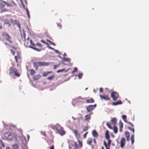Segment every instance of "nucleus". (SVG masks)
Returning <instances> with one entry per match:
<instances>
[{
  "instance_id": "obj_1",
  "label": "nucleus",
  "mask_w": 149,
  "mask_h": 149,
  "mask_svg": "<svg viewBox=\"0 0 149 149\" xmlns=\"http://www.w3.org/2000/svg\"><path fill=\"white\" fill-rule=\"evenodd\" d=\"M5 5L8 7L14 6H16L15 3L12 0L9 2H6L2 0H0V7L3 8Z\"/></svg>"
},
{
  "instance_id": "obj_2",
  "label": "nucleus",
  "mask_w": 149,
  "mask_h": 149,
  "mask_svg": "<svg viewBox=\"0 0 149 149\" xmlns=\"http://www.w3.org/2000/svg\"><path fill=\"white\" fill-rule=\"evenodd\" d=\"M78 142L79 143V146L77 145L76 142H74L70 145L69 147V149H78L82 148L83 146L82 141L78 140Z\"/></svg>"
},
{
  "instance_id": "obj_3",
  "label": "nucleus",
  "mask_w": 149,
  "mask_h": 149,
  "mask_svg": "<svg viewBox=\"0 0 149 149\" xmlns=\"http://www.w3.org/2000/svg\"><path fill=\"white\" fill-rule=\"evenodd\" d=\"M30 42L31 45L29 46V47L37 51H40V50L38 49L36 47V46H37L39 47H41L42 46V45L41 43L39 42H37L35 44L31 40H30Z\"/></svg>"
},
{
  "instance_id": "obj_4",
  "label": "nucleus",
  "mask_w": 149,
  "mask_h": 149,
  "mask_svg": "<svg viewBox=\"0 0 149 149\" xmlns=\"http://www.w3.org/2000/svg\"><path fill=\"white\" fill-rule=\"evenodd\" d=\"M55 129L58 133L61 136H63L65 134V131L63 128L58 124H56L54 127V129Z\"/></svg>"
},
{
  "instance_id": "obj_5",
  "label": "nucleus",
  "mask_w": 149,
  "mask_h": 149,
  "mask_svg": "<svg viewBox=\"0 0 149 149\" xmlns=\"http://www.w3.org/2000/svg\"><path fill=\"white\" fill-rule=\"evenodd\" d=\"M50 64V63L49 62H35L33 63L34 67L36 68V70H37L38 66H47Z\"/></svg>"
},
{
  "instance_id": "obj_6",
  "label": "nucleus",
  "mask_w": 149,
  "mask_h": 149,
  "mask_svg": "<svg viewBox=\"0 0 149 149\" xmlns=\"http://www.w3.org/2000/svg\"><path fill=\"white\" fill-rule=\"evenodd\" d=\"M9 70H10L9 73L11 75L12 74H14L17 77H19L20 76V74L18 73L17 70L16 68L11 67L10 68Z\"/></svg>"
},
{
  "instance_id": "obj_7",
  "label": "nucleus",
  "mask_w": 149,
  "mask_h": 149,
  "mask_svg": "<svg viewBox=\"0 0 149 149\" xmlns=\"http://www.w3.org/2000/svg\"><path fill=\"white\" fill-rule=\"evenodd\" d=\"M2 35L4 39L6 40L10 43H12V42L11 40V38L8 33L6 32H3L2 33Z\"/></svg>"
},
{
  "instance_id": "obj_8",
  "label": "nucleus",
  "mask_w": 149,
  "mask_h": 149,
  "mask_svg": "<svg viewBox=\"0 0 149 149\" xmlns=\"http://www.w3.org/2000/svg\"><path fill=\"white\" fill-rule=\"evenodd\" d=\"M111 96L113 101L116 100L119 97V94L116 92L113 91L111 93Z\"/></svg>"
},
{
  "instance_id": "obj_9",
  "label": "nucleus",
  "mask_w": 149,
  "mask_h": 149,
  "mask_svg": "<svg viewBox=\"0 0 149 149\" xmlns=\"http://www.w3.org/2000/svg\"><path fill=\"white\" fill-rule=\"evenodd\" d=\"M4 135L5 138L8 140H11L12 139L13 136L10 132L5 133Z\"/></svg>"
},
{
  "instance_id": "obj_10",
  "label": "nucleus",
  "mask_w": 149,
  "mask_h": 149,
  "mask_svg": "<svg viewBox=\"0 0 149 149\" xmlns=\"http://www.w3.org/2000/svg\"><path fill=\"white\" fill-rule=\"evenodd\" d=\"M96 104H95L94 105H89L86 107L87 111L88 112H90L91 111L93 110L96 107Z\"/></svg>"
},
{
  "instance_id": "obj_11",
  "label": "nucleus",
  "mask_w": 149,
  "mask_h": 149,
  "mask_svg": "<svg viewBox=\"0 0 149 149\" xmlns=\"http://www.w3.org/2000/svg\"><path fill=\"white\" fill-rule=\"evenodd\" d=\"M15 62L17 63V66H18V63H20L22 61V59L20 56L17 54V56H15L14 57Z\"/></svg>"
},
{
  "instance_id": "obj_12",
  "label": "nucleus",
  "mask_w": 149,
  "mask_h": 149,
  "mask_svg": "<svg viewBox=\"0 0 149 149\" xmlns=\"http://www.w3.org/2000/svg\"><path fill=\"white\" fill-rule=\"evenodd\" d=\"M11 22L12 23L13 25H16L18 27L19 30H20V25L19 22L17 20H13V19H10Z\"/></svg>"
},
{
  "instance_id": "obj_13",
  "label": "nucleus",
  "mask_w": 149,
  "mask_h": 149,
  "mask_svg": "<svg viewBox=\"0 0 149 149\" xmlns=\"http://www.w3.org/2000/svg\"><path fill=\"white\" fill-rule=\"evenodd\" d=\"M100 97L101 99L105 100L106 101H108L110 99V98L109 97L108 95L104 94L103 95H100Z\"/></svg>"
},
{
  "instance_id": "obj_14",
  "label": "nucleus",
  "mask_w": 149,
  "mask_h": 149,
  "mask_svg": "<svg viewBox=\"0 0 149 149\" xmlns=\"http://www.w3.org/2000/svg\"><path fill=\"white\" fill-rule=\"evenodd\" d=\"M125 142V139L124 137H123L121 138L120 141V146L121 148H123Z\"/></svg>"
},
{
  "instance_id": "obj_15",
  "label": "nucleus",
  "mask_w": 149,
  "mask_h": 149,
  "mask_svg": "<svg viewBox=\"0 0 149 149\" xmlns=\"http://www.w3.org/2000/svg\"><path fill=\"white\" fill-rule=\"evenodd\" d=\"M73 132L74 133L77 139H78V140L80 138V136L79 134L78 133L77 131V130H73Z\"/></svg>"
},
{
  "instance_id": "obj_16",
  "label": "nucleus",
  "mask_w": 149,
  "mask_h": 149,
  "mask_svg": "<svg viewBox=\"0 0 149 149\" xmlns=\"http://www.w3.org/2000/svg\"><path fill=\"white\" fill-rule=\"evenodd\" d=\"M125 137L126 138V140L129 141L130 139V134L127 131H125Z\"/></svg>"
},
{
  "instance_id": "obj_17",
  "label": "nucleus",
  "mask_w": 149,
  "mask_h": 149,
  "mask_svg": "<svg viewBox=\"0 0 149 149\" xmlns=\"http://www.w3.org/2000/svg\"><path fill=\"white\" fill-rule=\"evenodd\" d=\"M119 131L120 132H122V128L123 127V124L121 121H119Z\"/></svg>"
},
{
  "instance_id": "obj_18",
  "label": "nucleus",
  "mask_w": 149,
  "mask_h": 149,
  "mask_svg": "<svg viewBox=\"0 0 149 149\" xmlns=\"http://www.w3.org/2000/svg\"><path fill=\"white\" fill-rule=\"evenodd\" d=\"M92 134L93 136L95 138H97L98 137V133L96 131L93 130L92 132Z\"/></svg>"
},
{
  "instance_id": "obj_19",
  "label": "nucleus",
  "mask_w": 149,
  "mask_h": 149,
  "mask_svg": "<svg viewBox=\"0 0 149 149\" xmlns=\"http://www.w3.org/2000/svg\"><path fill=\"white\" fill-rule=\"evenodd\" d=\"M86 101L87 103H92L94 102V100L92 98L86 100Z\"/></svg>"
},
{
  "instance_id": "obj_20",
  "label": "nucleus",
  "mask_w": 149,
  "mask_h": 149,
  "mask_svg": "<svg viewBox=\"0 0 149 149\" xmlns=\"http://www.w3.org/2000/svg\"><path fill=\"white\" fill-rule=\"evenodd\" d=\"M122 104V102L121 100H118L116 102H113L112 103V105H113L116 106L118 104Z\"/></svg>"
},
{
  "instance_id": "obj_21",
  "label": "nucleus",
  "mask_w": 149,
  "mask_h": 149,
  "mask_svg": "<svg viewBox=\"0 0 149 149\" xmlns=\"http://www.w3.org/2000/svg\"><path fill=\"white\" fill-rule=\"evenodd\" d=\"M111 123L114 125H115L117 123V119L116 118H112L111 121Z\"/></svg>"
},
{
  "instance_id": "obj_22",
  "label": "nucleus",
  "mask_w": 149,
  "mask_h": 149,
  "mask_svg": "<svg viewBox=\"0 0 149 149\" xmlns=\"http://www.w3.org/2000/svg\"><path fill=\"white\" fill-rule=\"evenodd\" d=\"M105 137L107 139H108L110 138V136L109 134V132L108 130H107L105 132Z\"/></svg>"
},
{
  "instance_id": "obj_23",
  "label": "nucleus",
  "mask_w": 149,
  "mask_h": 149,
  "mask_svg": "<svg viewBox=\"0 0 149 149\" xmlns=\"http://www.w3.org/2000/svg\"><path fill=\"white\" fill-rule=\"evenodd\" d=\"M91 116L90 115H87L85 116L84 121L89 120L91 119Z\"/></svg>"
},
{
  "instance_id": "obj_24",
  "label": "nucleus",
  "mask_w": 149,
  "mask_h": 149,
  "mask_svg": "<svg viewBox=\"0 0 149 149\" xmlns=\"http://www.w3.org/2000/svg\"><path fill=\"white\" fill-rule=\"evenodd\" d=\"M52 71H48L47 72H44L43 73L42 76L43 77H46L49 74L52 73Z\"/></svg>"
},
{
  "instance_id": "obj_25",
  "label": "nucleus",
  "mask_w": 149,
  "mask_h": 149,
  "mask_svg": "<svg viewBox=\"0 0 149 149\" xmlns=\"http://www.w3.org/2000/svg\"><path fill=\"white\" fill-rule=\"evenodd\" d=\"M92 142V139L91 138H89L87 141V143L89 145H91Z\"/></svg>"
},
{
  "instance_id": "obj_26",
  "label": "nucleus",
  "mask_w": 149,
  "mask_h": 149,
  "mask_svg": "<svg viewBox=\"0 0 149 149\" xmlns=\"http://www.w3.org/2000/svg\"><path fill=\"white\" fill-rule=\"evenodd\" d=\"M4 24H8V26L10 27L11 26L9 22V21L8 19H6L4 21Z\"/></svg>"
},
{
  "instance_id": "obj_27",
  "label": "nucleus",
  "mask_w": 149,
  "mask_h": 149,
  "mask_svg": "<svg viewBox=\"0 0 149 149\" xmlns=\"http://www.w3.org/2000/svg\"><path fill=\"white\" fill-rule=\"evenodd\" d=\"M63 60L64 61L69 62L70 61V59L68 58H64L63 59Z\"/></svg>"
},
{
  "instance_id": "obj_28",
  "label": "nucleus",
  "mask_w": 149,
  "mask_h": 149,
  "mask_svg": "<svg viewBox=\"0 0 149 149\" xmlns=\"http://www.w3.org/2000/svg\"><path fill=\"white\" fill-rule=\"evenodd\" d=\"M104 145L106 147V149H110V146H107L106 142L105 141H104L103 142Z\"/></svg>"
},
{
  "instance_id": "obj_29",
  "label": "nucleus",
  "mask_w": 149,
  "mask_h": 149,
  "mask_svg": "<svg viewBox=\"0 0 149 149\" xmlns=\"http://www.w3.org/2000/svg\"><path fill=\"white\" fill-rule=\"evenodd\" d=\"M122 119L125 122L127 123V121L126 120V116L125 115H123L122 116Z\"/></svg>"
},
{
  "instance_id": "obj_30",
  "label": "nucleus",
  "mask_w": 149,
  "mask_h": 149,
  "mask_svg": "<svg viewBox=\"0 0 149 149\" xmlns=\"http://www.w3.org/2000/svg\"><path fill=\"white\" fill-rule=\"evenodd\" d=\"M113 130L114 132L116 134L117 133L118 129H117V127L116 126H114L113 128Z\"/></svg>"
},
{
  "instance_id": "obj_31",
  "label": "nucleus",
  "mask_w": 149,
  "mask_h": 149,
  "mask_svg": "<svg viewBox=\"0 0 149 149\" xmlns=\"http://www.w3.org/2000/svg\"><path fill=\"white\" fill-rule=\"evenodd\" d=\"M30 74L31 75H33L34 74L36 73L35 71L33 69L30 70Z\"/></svg>"
},
{
  "instance_id": "obj_32",
  "label": "nucleus",
  "mask_w": 149,
  "mask_h": 149,
  "mask_svg": "<svg viewBox=\"0 0 149 149\" xmlns=\"http://www.w3.org/2000/svg\"><path fill=\"white\" fill-rule=\"evenodd\" d=\"M13 149H18V146L16 144H14L12 146Z\"/></svg>"
},
{
  "instance_id": "obj_33",
  "label": "nucleus",
  "mask_w": 149,
  "mask_h": 149,
  "mask_svg": "<svg viewBox=\"0 0 149 149\" xmlns=\"http://www.w3.org/2000/svg\"><path fill=\"white\" fill-rule=\"evenodd\" d=\"M54 77V75H52V76L49 77L47 78V79L49 80H52Z\"/></svg>"
},
{
  "instance_id": "obj_34",
  "label": "nucleus",
  "mask_w": 149,
  "mask_h": 149,
  "mask_svg": "<svg viewBox=\"0 0 149 149\" xmlns=\"http://www.w3.org/2000/svg\"><path fill=\"white\" fill-rule=\"evenodd\" d=\"M127 128L129 130H130L132 131V132L133 133H134V128H131L130 127H127Z\"/></svg>"
},
{
  "instance_id": "obj_35",
  "label": "nucleus",
  "mask_w": 149,
  "mask_h": 149,
  "mask_svg": "<svg viewBox=\"0 0 149 149\" xmlns=\"http://www.w3.org/2000/svg\"><path fill=\"white\" fill-rule=\"evenodd\" d=\"M88 129V126H86L85 127L83 128V131L84 132H85Z\"/></svg>"
},
{
  "instance_id": "obj_36",
  "label": "nucleus",
  "mask_w": 149,
  "mask_h": 149,
  "mask_svg": "<svg viewBox=\"0 0 149 149\" xmlns=\"http://www.w3.org/2000/svg\"><path fill=\"white\" fill-rule=\"evenodd\" d=\"M83 75V74L82 73L80 72L78 74V77L79 79H81Z\"/></svg>"
},
{
  "instance_id": "obj_37",
  "label": "nucleus",
  "mask_w": 149,
  "mask_h": 149,
  "mask_svg": "<svg viewBox=\"0 0 149 149\" xmlns=\"http://www.w3.org/2000/svg\"><path fill=\"white\" fill-rule=\"evenodd\" d=\"M40 133L41 134L43 135L45 137H46V132L45 131H41Z\"/></svg>"
},
{
  "instance_id": "obj_38",
  "label": "nucleus",
  "mask_w": 149,
  "mask_h": 149,
  "mask_svg": "<svg viewBox=\"0 0 149 149\" xmlns=\"http://www.w3.org/2000/svg\"><path fill=\"white\" fill-rule=\"evenodd\" d=\"M108 140V145L107 146H110V144H111V140L109 139H107Z\"/></svg>"
},
{
  "instance_id": "obj_39",
  "label": "nucleus",
  "mask_w": 149,
  "mask_h": 149,
  "mask_svg": "<svg viewBox=\"0 0 149 149\" xmlns=\"http://www.w3.org/2000/svg\"><path fill=\"white\" fill-rule=\"evenodd\" d=\"M106 125L109 128H110V129H112V127L110 126V125L108 122L107 123Z\"/></svg>"
},
{
  "instance_id": "obj_40",
  "label": "nucleus",
  "mask_w": 149,
  "mask_h": 149,
  "mask_svg": "<svg viewBox=\"0 0 149 149\" xmlns=\"http://www.w3.org/2000/svg\"><path fill=\"white\" fill-rule=\"evenodd\" d=\"M77 69L76 67H75L73 70L72 72V73H73L74 72H77Z\"/></svg>"
},
{
  "instance_id": "obj_41",
  "label": "nucleus",
  "mask_w": 149,
  "mask_h": 149,
  "mask_svg": "<svg viewBox=\"0 0 149 149\" xmlns=\"http://www.w3.org/2000/svg\"><path fill=\"white\" fill-rule=\"evenodd\" d=\"M64 69H60V70H58L57 71V73H59V72H62L64 71Z\"/></svg>"
},
{
  "instance_id": "obj_42",
  "label": "nucleus",
  "mask_w": 149,
  "mask_h": 149,
  "mask_svg": "<svg viewBox=\"0 0 149 149\" xmlns=\"http://www.w3.org/2000/svg\"><path fill=\"white\" fill-rule=\"evenodd\" d=\"M8 11V9H6V8H3V9H1V11L2 12H6V11Z\"/></svg>"
},
{
  "instance_id": "obj_43",
  "label": "nucleus",
  "mask_w": 149,
  "mask_h": 149,
  "mask_svg": "<svg viewBox=\"0 0 149 149\" xmlns=\"http://www.w3.org/2000/svg\"><path fill=\"white\" fill-rule=\"evenodd\" d=\"M134 139V134H132L131 135L130 139Z\"/></svg>"
},
{
  "instance_id": "obj_44",
  "label": "nucleus",
  "mask_w": 149,
  "mask_h": 149,
  "mask_svg": "<svg viewBox=\"0 0 149 149\" xmlns=\"http://www.w3.org/2000/svg\"><path fill=\"white\" fill-rule=\"evenodd\" d=\"M126 123H127L129 124L132 127H134V125L132 123L130 122H128V121Z\"/></svg>"
},
{
  "instance_id": "obj_45",
  "label": "nucleus",
  "mask_w": 149,
  "mask_h": 149,
  "mask_svg": "<svg viewBox=\"0 0 149 149\" xmlns=\"http://www.w3.org/2000/svg\"><path fill=\"white\" fill-rule=\"evenodd\" d=\"M88 132H86L84 134V138H86V135L87 134H88Z\"/></svg>"
},
{
  "instance_id": "obj_46",
  "label": "nucleus",
  "mask_w": 149,
  "mask_h": 149,
  "mask_svg": "<svg viewBox=\"0 0 149 149\" xmlns=\"http://www.w3.org/2000/svg\"><path fill=\"white\" fill-rule=\"evenodd\" d=\"M0 143L1 144V145L2 146H3V148L5 147L4 145V144L2 141H0Z\"/></svg>"
},
{
  "instance_id": "obj_47",
  "label": "nucleus",
  "mask_w": 149,
  "mask_h": 149,
  "mask_svg": "<svg viewBox=\"0 0 149 149\" xmlns=\"http://www.w3.org/2000/svg\"><path fill=\"white\" fill-rule=\"evenodd\" d=\"M47 41L48 42H49V43H50L51 44L53 45H56L54 43H53L52 42H51L50 41V40H47Z\"/></svg>"
},
{
  "instance_id": "obj_48",
  "label": "nucleus",
  "mask_w": 149,
  "mask_h": 149,
  "mask_svg": "<svg viewBox=\"0 0 149 149\" xmlns=\"http://www.w3.org/2000/svg\"><path fill=\"white\" fill-rule=\"evenodd\" d=\"M40 41L42 42L43 43H44V44H48V43H47L46 42H45V41H44V40H41Z\"/></svg>"
},
{
  "instance_id": "obj_49",
  "label": "nucleus",
  "mask_w": 149,
  "mask_h": 149,
  "mask_svg": "<svg viewBox=\"0 0 149 149\" xmlns=\"http://www.w3.org/2000/svg\"><path fill=\"white\" fill-rule=\"evenodd\" d=\"M49 149H54V146L53 145L49 147Z\"/></svg>"
},
{
  "instance_id": "obj_50",
  "label": "nucleus",
  "mask_w": 149,
  "mask_h": 149,
  "mask_svg": "<svg viewBox=\"0 0 149 149\" xmlns=\"http://www.w3.org/2000/svg\"><path fill=\"white\" fill-rule=\"evenodd\" d=\"M10 51H11V53H12V54H13V55H14L15 54L14 52L12 49H11Z\"/></svg>"
},
{
  "instance_id": "obj_51",
  "label": "nucleus",
  "mask_w": 149,
  "mask_h": 149,
  "mask_svg": "<svg viewBox=\"0 0 149 149\" xmlns=\"http://www.w3.org/2000/svg\"><path fill=\"white\" fill-rule=\"evenodd\" d=\"M100 92L102 93L103 92V89L102 87H101L100 89Z\"/></svg>"
},
{
  "instance_id": "obj_52",
  "label": "nucleus",
  "mask_w": 149,
  "mask_h": 149,
  "mask_svg": "<svg viewBox=\"0 0 149 149\" xmlns=\"http://www.w3.org/2000/svg\"><path fill=\"white\" fill-rule=\"evenodd\" d=\"M131 143L132 144H133L134 141V139H131Z\"/></svg>"
},
{
  "instance_id": "obj_53",
  "label": "nucleus",
  "mask_w": 149,
  "mask_h": 149,
  "mask_svg": "<svg viewBox=\"0 0 149 149\" xmlns=\"http://www.w3.org/2000/svg\"><path fill=\"white\" fill-rule=\"evenodd\" d=\"M27 138L28 141L30 138V136L28 134H27Z\"/></svg>"
},
{
  "instance_id": "obj_54",
  "label": "nucleus",
  "mask_w": 149,
  "mask_h": 149,
  "mask_svg": "<svg viewBox=\"0 0 149 149\" xmlns=\"http://www.w3.org/2000/svg\"><path fill=\"white\" fill-rule=\"evenodd\" d=\"M21 2L22 4V6H23V8H25V7H24V5L23 3V2H22V0L21 1Z\"/></svg>"
},
{
  "instance_id": "obj_55",
  "label": "nucleus",
  "mask_w": 149,
  "mask_h": 149,
  "mask_svg": "<svg viewBox=\"0 0 149 149\" xmlns=\"http://www.w3.org/2000/svg\"><path fill=\"white\" fill-rule=\"evenodd\" d=\"M55 50V52L57 53H59V52L57 50Z\"/></svg>"
},
{
  "instance_id": "obj_56",
  "label": "nucleus",
  "mask_w": 149,
  "mask_h": 149,
  "mask_svg": "<svg viewBox=\"0 0 149 149\" xmlns=\"http://www.w3.org/2000/svg\"><path fill=\"white\" fill-rule=\"evenodd\" d=\"M23 35H24V40H25L26 39H25V34L24 33Z\"/></svg>"
},
{
  "instance_id": "obj_57",
  "label": "nucleus",
  "mask_w": 149,
  "mask_h": 149,
  "mask_svg": "<svg viewBox=\"0 0 149 149\" xmlns=\"http://www.w3.org/2000/svg\"><path fill=\"white\" fill-rule=\"evenodd\" d=\"M58 66V65H54V68H55Z\"/></svg>"
},
{
  "instance_id": "obj_58",
  "label": "nucleus",
  "mask_w": 149,
  "mask_h": 149,
  "mask_svg": "<svg viewBox=\"0 0 149 149\" xmlns=\"http://www.w3.org/2000/svg\"><path fill=\"white\" fill-rule=\"evenodd\" d=\"M49 48L50 49H52V50H54V49L53 48H52V47H49Z\"/></svg>"
},
{
  "instance_id": "obj_59",
  "label": "nucleus",
  "mask_w": 149,
  "mask_h": 149,
  "mask_svg": "<svg viewBox=\"0 0 149 149\" xmlns=\"http://www.w3.org/2000/svg\"><path fill=\"white\" fill-rule=\"evenodd\" d=\"M93 141H94V143L95 144H96V140H95V139H93Z\"/></svg>"
},
{
  "instance_id": "obj_60",
  "label": "nucleus",
  "mask_w": 149,
  "mask_h": 149,
  "mask_svg": "<svg viewBox=\"0 0 149 149\" xmlns=\"http://www.w3.org/2000/svg\"><path fill=\"white\" fill-rule=\"evenodd\" d=\"M2 28V26L1 24L0 23V29H1Z\"/></svg>"
},
{
  "instance_id": "obj_61",
  "label": "nucleus",
  "mask_w": 149,
  "mask_h": 149,
  "mask_svg": "<svg viewBox=\"0 0 149 149\" xmlns=\"http://www.w3.org/2000/svg\"><path fill=\"white\" fill-rule=\"evenodd\" d=\"M66 56V54H65V53H64V54H63V56Z\"/></svg>"
},
{
  "instance_id": "obj_62",
  "label": "nucleus",
  "mask_w": 149,
  "mask_h": 149,
  "mask_svg": "<svg viewBox=\"0 0 149 149\" xmlns=\"http://www.w3.org/2000/svg\"><path fill=\"white\" fill-rule=\"evenodd\" d=\"M26 11L27 13H29L28 10V9H26Z\"/></svg>"
},
{
  "instance_id": "obj_63",
  "label": "nucleus",
  "mask_w": 149,
  "mask_h": 149,
  "mask_svg": "<svg viewBox=\"0 0 149 149\" xmlns=\"http://www.w3.org/2000/svg\"><path fill=\"white\" fill-rule=\"evenodd\" d=\"M27 15L29 17V13H27Z\"/></svg>"
},
{
  "instance_id": "obj_64",
  "label": "nucleus",
  "mask_w": 149,
  "mask_h": 149,
  "mask_svg": "<svg viewBox=\"0 0 149 149\" xmlns=\"http://www.w3.org/2000/svg\"><path fill=\"white\" fill-rule=\"evenodd\" d=\"M72 118L74 120H76V119L75 118H74L73 117H72Z\"/></svg>"
}]
</instances>
